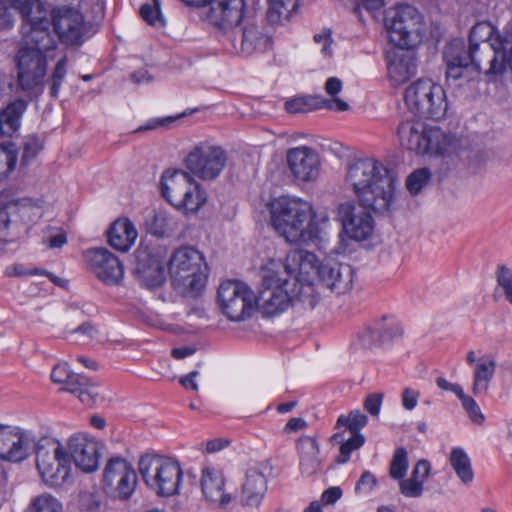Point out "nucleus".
Returning a JSON list of instances; mask_svg holds the SVG:
<instances>
[{
	"instance_id": "e2e57ef3",
	"label": "nucleus",
	"mask_w": 512,
	"mask_h": 512,
	"mask_svg": "<svg viewBox=\"0 0 512 512\" xmlns=\"http://www.w3.org/2000/svg\"><path fill=\"white\" fill-rule=\"evenodd\" d=\"M431 470L430 462L427 460H419L413 468L411 473L412 478L422 480L426 479L429 476Z\"/></svg>"
},
{
	"instance_id": "9d476101",
	"label": "nucleus",
	"mask_w": 512,
	"mask_h": 512,
	"mask_svg": "<svg viewBox=\"0 0 512 512\" xmlns=\"http://www.w3.org/2000/svg\"><path fill=\"white\" fill-rule=\"evenodd\" d=\"M17 89L28 97H38L44 91L47 57L39 51L22 47L16 55Z\"/></svg>"
},
{
	"instance_id": "6e6d98bb",
	"label": "nucleus",
	"mask_w": 512,
	"mask_h": 512,
	"mask_svg": "<svg viewBox=\"0 0 512 512\" xmlns=\"http://www.w3.org/2000/svg\"><path fill=\"white\" fill-rule=\"evenodd\" d=\"M399 487L400 492L409 498H417L422 495L423 482L422 480L414 479L412 477L408 479H400Z\"/></svg>"
},
{
	"instance_id": "603ef678",
	"label": "nucleus",
	"mask_w": 512,
	"mask_h": 512,
	"mask_svg": "<svg viewBox=\"0 0 512 512\" xmlns=\"http://www.w3.org/2000/svg\"><path fill=\"white\" fill-rule=\"evenodd\" d=\"M43 149V143L37 135H28L23 141L21 164H28Z\"/></svg>"
},
{
	"instance_id": "1a4fd4ad",
	"label": "nucleus",
	"mask_w": 512,
	"mask_h": 512,
	"mask_svg": "<svg viewBox=\"0 0 512 512\" xmlns=\"http://www.w3.org/2000/svg\"><path fill=\"white\" fill-rule=\"evenodd\" d=\"M422 18L421 13L408 4L390 10L385 17L390 41L398 48L414 46L421 36Z\"/></svg>"
},
{
	"instance_id": "052dcab7",
	"label": "nucleus",
	"mask_w": 512,
	"mask_h": 512,
	"mask_svg": "<svg viewBox=\"0 0 512 512\" xmlns=\"http://www.w3.org/2000/svg\"><path fill=\"white\" fill-rule=\"evenodd\" d=\"M7 277H23L28 275H39L41 274V269L33 268L27 269L23 264L16 263L8 266L4 272Z\"/></svg>"
},
{
	"instance_id": "f03ea898",
	"label": "nucleus",
	"mask_w": 512,
	"mask_h": 512,
	"mask_svg": "<svg viewBox=\"0 0 512 512\" xmlns=\"http://www.w3.org/2000/svg\"><path fill=\"white\" fill-rule=\"evenodd\" d=\"M345 182L363 206L379 214L389 211L395 178L382 162L374 158L353 160L347 166Z\"/></svg>"
},
{
	"instance_id": "a18cd8bd",
	"label": "nucleus",
	"mask_w": 512,
	"mask_h": 512,
	"mask_svg": "<svg viewBox=\"0 0 512 512\" xmlns=\"http://www.w3.org/2000/svg\"><path fill=\"white\" fill-rule=\"evenodd\" d=\"M368 423V417L359 410L351 411L348 415H340L336 422V429L346 427L350 433H360Z\"/></svg>"
},
{
	"instance_id": "c85d7f7f",
	"label": "nucleus",
	"mask_w": 512,
	"mask_h": 512,
	"mask_svg": "<svg viewBox=\"0 0 512 512\" xmlns=\"http://www.w3.org/2000/svg\"><path fill=\"white\" fill-rule=\"evenodd\" d=\"M512 42V33H499L489 22L476 23L469 32L468 45L493 44L498 48H509Z\"/></svg>"
},
{
	"instance_id": "6ab92c4d",
	"label": "nucleus",
	"mask_w": 512,
	"mask_h": 512,
	"mask_svg": "<svg viewBox=\"0 0 512 512\" xmlns=\"http://www.w3.org/2000/svg\"><path fill=\"white\" fill-rule=\"evenodd\" d=\"M51 25L47 10H38L37 15L24 20L22 31L25 47L44 54L53 49L55 40L50 31Z\"/></svg>"
},
{
	"instance_id": "473e14b6",
	"label": "nucleus",
	"mask_w": 512,
	"mask_h": 512,
	"mask_svg": "<svg viewBox=\"0 0 512 512\" xmlns=\"http://www.w3.org/2000/svg\"><path fill=\"white\" fill-rule=\"evenodd\" d=\"M108 242L116 250L126 252L137 238L134 224L127 218L117 219L107 231Z\"/></svg>"
},
{
	"instance_id": "7ed1b4c3",
	"label": "nucleus",
	"mask_w": 512,
	"mask_h": 512,
	"mask_svg": "<svg viewBox=\"0 0 512 512\" xmlns=\"http://www.w3.org/2000/svg\"><path fill=\"white\" fill-rule=\"evenodd\" d=\"M273 228L289 243L301 245L318 236L311 205L301 199L281 197L271 205Z\"/></svg>"
},
{
	"instance_id": "338daca9",
	"label": "nucleus",
	"mask_w": 512,
	"mask_h": 512,
	"mask_svg": "<svg viewBox=\"0 0 512 512\" xmlns=\"http://www.w3.org/2000/svg\"><path fill=\"white\" fill-rule=\"evenodd\" d=\"M177 117H165V118H156L150 119L144 126H141L138 130H154L159 127H168L171 123H173Z\"/></svg>"
},
{
	"instance_id": "5701e85b",
	"label": "nucleus",
	"mask_w": 512,
	"mask_h": 512,
	"mask_svg": "<svg viewBox=\"0 0 512 512\" xmlns=\"http://www.w3.org/2000/svg\"><path fill=\"white\" fill-rule=\"evenodd\" d=\"M70 462L83 472L91 473L99 466V443L86 435H73L68 440Z\"/></svg>"
},
{
	"instance_id": "4d7b16f0",
	"label": "nucleus",
	"mask_w": 512,
	"mask_h": 512,
	"mask_svg": "<svg viewBox=\"0 0 512 512\" xmlns=\"http://www.w3.org/2000/svg\"><path fill=\"white\" fill-rule=\"evenodd\" d=\"M384 394L381 392H374L368 394L363 402L364 409L373 417H377L380 413Z\"/></svg>"
},
{
	"instance_id": "3c124183",
	"label": "nucleus",
	"mask_w": 512,
	"mask_h": 512,
	"mask_svg": "<svg viewBox=\"0 0 512 512\" xmlns=\"http://www.w3.org/2000/svg\"><path fill=\"white\" fill-rule=\"evenodd\" d=\"M11 7L19 11L23 21L37 15L38 10H46L40 0H8Z\"/></svg>"
},
{
	"instance_id": "72a5a7b5",
	"label": "nucleus",
	"mask_w": 512,
	"mask_h": 512,
	"mask_svg": "<svg viewBox=\"0 0 512 512\" xmlns=\"http://www.w3.org/2000/svg\"><path fill=\"white\" fill-rule=\"evenodd\" d=\"M300 471L302 475L310 477L321 469L319 459V445L315 438L304 436L299 439Z\"/></svg>"
},
{
	"instance_id": "774afa93",
	"label": "nucleus",
	"mask_w": 512,
	"mask_h": 512,
	"mask_svg": "<svg viewBox=\"0 0 512 512\" xmlns=\"http://www.w3.org/2000/svg\"><path fill=\"white\" fill-rule=\"evenodd\" d=\"M342 496V490L340 487L333 486L326 489L321 496V500L324 504L329 505L335 503Z\"/></svg>"
},
{
	"instance_id": "bb28decb",
	"label": "nucleus",
	"mask_w": 512,
	"mask_h": 512,
	"mask_svg": "<svg viewBox=\"0 0 512 512\" xmlns=\"http://www.w3.org/2000/svg\"><path fill=\"white\" fill-rule=\"evenodd\" d=\"M416 71V58L409 48H399L387 56L388 77L394 85L408 81Z\"/></svg>"
},
{
	"instance_id": "c756f323",
	"label": "nucleus",
	"mask_w": 512,
	"mask_h": 512,
	"mask_svg": "<svg viewBox=\"0 0 512 512\" xmlns=\"http://www.w3.org/2000/svg\"><path fill=\"white\" fill-rule=\"evenodd\" d=\"M225 480L223 475L212 468H205L202 472L201 487L207 500L218 503L222 508L231 502V494L224 491Z\"/></svg>"
},
{
	"instance_id": "58836bf2",
	"label": "nucleus",
	"mask_w": 512,
	"mask_h": 512,
	"mask_svg": "<svg viewBox=\"0 0 512 512\" xmlns=\"http://www.w3.org/2000/svg\"><path fill=\"white\" fill-rule=\"evenodd\" d=\"M148 233L156 237L168 236L174 229V222L165 210H154L145 219Z\"/></svg>"
},
{
	"instance_id": "e433bc0d",
	"label": "nucleus",
	"mask_w": 512,
	"mask_h": 512,
	"mask_svg": "<svg viewBox=\"0 0 512 512\" xmlns=\"http://www.w3.org/2000/svg\"><path fill=\"white\" fill-rule=\"evenodd\" d=\"M496 370V361L492 355H484L475 365L472 392L474 395L486 393Z\"/></svg>"
},
{
	"instance_id": "7c9ffc66",
	"label": "nucleus",
	"mask_w": 512,
	"mask_h": 512,
	"mask_svg": "<svg viewBox=\"0 0 512 512\" xmlns=\"http://www.w3.org/2000/svg\"><path fill=\"white\" fill-rule=\"evenodd\" d=\"M425 154L441 156L456 153L459 147V139L452 134H447L437 127H429L426 130Z\"/></svg>"
},
{
	"instance_id": "8fccbe9b",
	"label": "nucleus",
	"mask_w": 512,
	"mask_h": 512,
	"mask_svg": "<svg viewBox=\"0 0 512 512\" xmlns=\"http://www.w3.org/2000/svg\"><path fill=\"white\" fill-rule=\"evenodd\" d=\"M67 72V57H62L55 65L50 77V96L57 98Z\"/></svg>"
},
{
	"instance_id": "6e6552de",
	"label": "nucleus",
	"mask_w": 512,
	"mask_h": 512,
	"mask_svg": "<svg viewBox=\"0 0 512 512\" xmlns=\"http://www.w3.org/2000/svg\"><path fill=\"white\" fill-rule=\"evenodd\" d=\"M139 473L148 488L159 496L178 492L182 469L177 461L159 455H144L139 459Z\"/></svg>"
},
{
	"instance_id": "b1692460",
	"label": "nucleus",
	"mask_w": 512,
	"mask_h": 512,
	"mask_svg": "<svg viewBox=\"0 0 512 512\" xmlns=\"http://www.w3.org/2000/svg\"><path fill=\"white\" fill-rule=\"evenodd\" d=\"M206 5L209 6L207 20L219 29L236 27L244 15V0H207Z\"/></svg>"
},
{
	"instance_id": "0e129e2a",
	"label": "nucleus",
	"mask_w": 512,
	"mask_h": 512,
	"mask_svg": "<svg viewBox=\"0 0 512 512\" xmlns=\"http://www.w3.org/2000/svg\"><path fill=\"white\" fill-rule=\"evenodd\" d=\"M321 109H329V110H336V111H347L349 109L348 103H346L344 100L335 98V99H325L320 96Z\"/></svg>"
},
{
	"instance_id": "680f3d73",
	"label": "nucleus",
	"mask_w": 512,
	"mask_h": 512,
	"mask_svg": "<svg viewBox=\"0 0 512 512\" xmlns=\"http://www.w3.org/2000/svg\"><path fill=\"white\" fill-rule=\"evenodd\" d=\"M420 393L411 388H405L402 391V405L406 410H412L416 407Z\"/></svg>"
},
{
	"instance_id": "39448f33",
	"label": "nucleus",
	"mask_w": 512,
	"mask_h": 512,
	"mask_svg": "<svg viewBox=\"0 0 512 512\" xmlns=\"http://www.w3.org/2000/svg\"><path fill=\"white\" fill-rule=\"evenodd\" d=\"M160 185L162 196L185 214L196 213L207 201L206 192L187 171H165Z\"/></svg>"
},
{
	"instance_id": "5fc2aeb1",
	"label": "nucleus",
	"mask_w": 512,
	"mask_h": 512,
	"mask_svg": "<svg viewBox=\"0 0 512 512\" xmlns=\"http://www.w3.org/2000/svg\"><path fill=\"white\" fill-rule=\"evenodd\" d=\"M496 276L498 285L503 289L506 299L512 304V269L500 265Z\"/></svg>"
},
{
	"instance_id": "423d86ee",
	"label": "nucleus",
	"mask_w": 512,
	"mask_h": 512,
	"mask_svg": "<svg viewBox=\"0 0 512 512\" xmlns=\"http://www.w3.org/2000/svg\"><path fill=\"white\" fill-rule=\"evenodd\" d=\"M404 100L411 112L420 118L441 120L448 111V102L443 87L431 79H418L410 84Z\"/></svg>"
},
{
	"instance_id": "a211bd4d",
	"label": "nucleus",
	"mask_w": 512,
	"mask_h": 512,
	"mask_svg": "<svg viewBox=\"0 0 512 512\" xmlns=\"http://www.w3.org/2000/svg\"><path fill=\"white\" fill-rule=\"evenodd\" d=\"M88 270L108 286L120 285L124 277L121 261L106 248H90L83 253Z\"/></svg>"
},
{
	"instance_id": "2f4dec72",
	"label": "nucleus",
	"mask_w": 512,
	"mask_h": 512,
	"mask_svg": "<svg viewBox=\"0 0 512 512\" xmlns=\"http://www.w3.org/2000/svg\"><path fill=\"white\" fill-rule=\"evenodd\" d=\"M421 123L404 121L398 125L397 135L400 145L417 154H425L426 130Z\"/></svg>"
},
{
	"instance_id": "dca6fc26",
	"label": "nucleus",
	"mask_w": 512,
	"mask_h": 512,
	"mask_svg": "<svg viewBox=\"0 0 512 512\" xmlns=\"http://www.w3.org/2000/svg\"><path fill=\"white\" fill-rule=\"evenodd\" d=\"M134 273L141 285L149 289L160 287L166 280L162 248L140 245L135 252Z\"/></svg>"
},
{
	"instance_id": "4468645a",
	"label": "nucleus",
	"mask_w": 512,
	"mask_h": 512,
	"mask_svg": "<svg viewBox=\"0 0 512 512\" xmlns=\"http://www.w3.org/2000/svg\"><path fill=\"white\" fill-rule=\"evenodd\" d=\"M227 163L225 150L209 142H200L187 154L184 164L187 170L202 180H214Z\"/></svg>"
},
{
	"instance_id": "de8ad7c7",
	"label": "nucleus",
	"mask_w": 512,
	"mask_h": 512,
	"mask_svg": "<svg viewBox=\"0 0 512 512\" xmlns=\"http://www.w3.org/2000/svg\"><path fill=\"white\" fill-rule=\"evenodd\" d=\"M408 469V456L404 447L395 450L390 463L389 474L393 479H402Z\"/></svg>"
},
{
	"instance_id": "bf43d9fd",
	"label": "nucleus",
	"mask_w": 512,
	"mask_h": 512,
	"mask_svg": "<svg viewBox=\"0 0 512 512\" xmlns=\"http://www.w3.org/2000/svg\"><path fill=\"white\" fill-rule=\"evenodd\" d=\"M377 484V479L375 475H373L369 471H365L360 476L359 480L355 486L356 493H369L371 492Z\"/></svg>"
},
{
	"instance_id": "4be33fe9",
	"label": "nucleus",
	"mask_w": 512,
	"mask_h": 512,
	"mask_svg": "<svg viewBox=\"0 0 512 512\" xmlns=\"http://www.w3.org/2000/svg\"><path fill=\"white\" fill-rule=\"evenodd\" d=\"M403 330L399 321L392 316H382L358 333V339L364 348L390 343L402 336Z\"/></svg>"
},
{
	"instance_id": "f8f14e48",
	"label": "nucleus",
	"mask_w": 512,
	"mask_h": 512,
	"mask_svg": "<svg viewBox=\"0 0 512 512\" xmlns=\"http://www.w3.org/2000/svg\"><path fill=\"white\" fill-rule=\"evenodd\" d=\"M289 280L279 276L273 268L262 269L263 289L257 295L256 306L267 316H275L285 311L294 296L288 292Z\"/></svg>"
},
{
	"instance_id": "ddd939ff",
	"label": "nucleus",
	"mask_w": 512,
	"mask_h": 512,
	"mask_svg": "<svg viewBox=\"0 0 512 512\" xmlns=\"http://www.w3.org/2000/svg\"><path fill=\"white\" fill-rule=\"evenodd\" d=\"M217 297L222 312L232 321H242L250 317L257 301L254 292L237 280L222 282Z\"/></svg>"
},
{
	"instance_id": "0eeeda50",
	"label": "nucleus",
	"mask_w": 512,
	"mask_h": 512,
	"mask_svg": "<svg viewBox=\"0 0 512 512\" xmlns=\"http://www.w3.org/2000/svg\"><path fill=\"white\" fill-rule=\"evenodd\" d=\"M287 260L298 263L300 270L307 269V267L315 269L319 281L337 294H343L352 288L354 269L349 264L334 260L318 263L314 253L303 249L288 254Z\"/></svg>"
},
{
	"instance_id": "a19ab883",
	"label": "nucleus",
	"mask_w": 512,
	"mask_h": 512,
	"mask_svg": "<svg viewBox=\"0 0 512 512\" xmlns=\"http://www.w3.org/2000/svg\"><path fill=\"white\" fill-rule=\"evenodd\" d=\"M298 0H268L266 19L270 25H278L288 20L297 9Z\"/></svg>"
},
{
	"instance_id": "a878e982",
	"label": "nucleus",
	"mask_w": 512,
	"mask_h": 512,
	"mask_svg": "<svg viewBox=\"0 0 512 512\" xmlns=\"http://www.w3.org/2000/svg\"><path fill=\"white\" fill-rule=\"evenodd\" d=\"M32 441L27 434L0 425V458L20 462L28 457Z\"/></svg>"
},
{
	"instance_id": "f3484780",
	"label": "nucleus",
	"mask_w": 512,
	"mask_h": 512,
	"mask_svg": "<svg viewBox=\"0 0 512 512\" xmlns=\"http://www.w3.org/2000/svg\"><path fill=\"white\" fill-rule=\"evenodd\" d=\"M370 207L348 201L337 207L336 219L341 223L343 231L351 239L361 241L367 239L373 232L374 220Z\"/></svg>"
},
{
	"instance_id": "37998d69",
	"label": "nucleus",
	"mask_w": 512,
	"mask_h": 512,
	"mask_svg": "<svg viewBox=\"0 0 512 512\" xmlns=\"http://www.w3.org/2000/svg\"><path fill=\"white\" fill-rule=\"evenodd\" d=\"M17 163V147L13 142L0 145V181L9 176Z\"/></svg>"
},
{
	"instance_id": "412c9836",
	"label": "nucleus",
	"mask_w": 512,
	"mask_h": 512,
	"mask_svg": "<svg viewBox=\"0 0 512 512\" xmlns=\"http://www.w3.org/2000/svg\"><path fill=\"white\" fill-rule=\"evenodd\" d=\"M288 168L293 177L302 182L317 179L320 171V159L315 149L308 146L291 148L286 154Z\"/></svg>"
},
{
	"instance_id": "20e7f679",
	"label": "nucleus",
	"mask_w": 512,
	"mask_h": 512,
	"mask_svg": "<svg viewBox=\"0 0 512 512\" xmlns=\"http://www.w3.org/2000/svg\"><path fill=\"white\" fill-rule=\"evenodd\" d=\"M168 270L172 284L180 292H198L205 286L208 265L193 246H181L171 255Z\"/></svg>"
},
{
	"instance_id": "393cba45",
	"label": "nucleus",
	"mask_w": 512,
	"mask_h": 512,
	"mask_svg": "<svg viewBox=\"0 0 512 512\" xmlns=\"http://www.w3.org/2000/svg\"><path fill=\"white\" fill-rule=\"evenodd\" d=\"M51 24L58 37L67 44H77L82 37L83 16L73 8H58L51 13Z\"/></svg>"
},
{
	"instance_id": "aec40b11",
	"label": "nucleus",
	"mask_w": 512,
	"mask_h": 512,
	"mask_svg": "<svg viewBox=\"0 0 512 512\" xmlns=\"http://www.w3.org/2000/svg\"><path fill=\"white\" fill-rule=\"evenodd\" d=\"M51 380L54 383L65 384L63 390L76 395L85 405L95 403L98 395L96 385L85 375L71 371L67 363H60L53 368Z\"/></svg>"
},
{
	"instance_id": "c9c22d12",
	"label": "nucleus",
	"mask_w": 512,
	"mask_h": 512,
	"mask_svg": "<svg viewBox=\"0 0 512 512\" xmlns=\"http://www.w3.org/2000/svg\"><path fill=\"white\" fill-rule=\"evenodd\" d=\"M28 103L23 99H16L9 103L0 112V134L12 137L20 127L22 115L26 111Z\"/></svg>"
},
{
	"instance_id": "cd10ccee",
	"label": "nucleus",
	"mask_w": 512,
	"mask_h": 512,
	"mask_svg": "<svg viewBox=\"0 0 512 512\" xmlns=\"http://www.w3.org/2000/svg\"><path fill=\"white\" fill-rule=\"evenodd\" d=\"M267 491V480L258 467L249 468L242 485L240 502L243 506L258 507Z\"/></svg>"
},
{
	"instance_id": "f257e3e1",
	"label": "nucleus",
	"mask_w": 512,
	"mask_h": 512,
	"mask_svg": "<svg viewBox=\"0 0 512 512\" xmlns=\"http://www.w3.org/2000/svg\"><path fill=\"white\" fill-rule=\"evenodd\" d=\"M508 55L509 48H498L493 44L466 45L461 38L452 39L442 53L446 81L462 86L482 72L487 76L502 75L508 68Z\"/></svg>"
},
{
	"instance_id": "79ce46f5",
	"label": "nucleus",
	"mask_w": 512,
	"mask_h": 512,
	"mask_svg": "<svg viewBox=\"0 0 512 512\" xmlns=\"http://www.w3.org/2000/svg\"><path fill=\"white\" fill-rule=\"evenodd\" d=\"M319 101L320 96L305 95L286 100L284 106L289 114L308 113L313 110L321 109Z\"/></svg>"
},
{
	"instance_id": "69168bd1",
	"label": "nucleus",
	"mask_w": 512,
	"mask_h": 512,
	"mask_svg": "<svg viewBox=\"0 0 512 512\" xmlns=\"http://www.w3.org/2000/svg\"><path fill=\"white\" fill-rule=\"evenodd\" d=\"M13 26L12 14L5 2L0 0V30L10 29Z\"/></svg>"
},
{
	"instance_id": "ea45409f",
	"label": "nucleus",
	"mask_w": 512,
	"mask_h": 512,
	"mask_svg": "<svg viewBox=\"0 0 512 512\" xmlns=\"http://www.w3.org/2000/svg\"><path fill=\"white\" fill-rule=\"evenodd\" d=\"M334 444H340V454L336 458L338 464H344L350 459L353 451L361 448L365 443V437L361 433H351L350 438L344 440V432H337L330 438Z\"/></svg>"
},
{
	"instance_id": "2eb2a0df",
	"label": "nucleus",
	"mask_w": 512,
	"mask_h": 512,
	"mask_svg": "<svg viewBox=\"0 0 512 512\" xmlns=\"http://www.w3.org/2000/svg\"><path fill=\"white\" fill-rule=\"evenodd\" d=\"M102 485L108 496L127 500L131 497L137 485L135 469L126 459L112 457L105 466Z\"/></svg>"
},
{
	"instance_id": "f704fd0d",
	"label": "nucleus",
	"mask_w": 512,
	"mask_h": 512,
	"mask_svg": "<svg viewBox=\"0 0 512 512\" xmlns=\"http://www.w3.org/2000/svg\"><path fill=\"white\" fill-rule=\"evenodd\" d=\"M272 46V39L264 33L259 26L248 23L242 29L240 41V53L245 56L251 55L254 51H265Z\"/></svg>"
},
{
	"instance_id": "09e8293b",
	"label": "nucleus",
	"mask_w": 512,
	"mask_h": 512,
	"mask_svg": "<svg viewBox=\"0 0 512 512\" xmlns=\"http://www.w3.org/2000/svg\"><path fill=\"white\" fill-rule=\"evenodd\" d=\"M160 0H152L151 3H145L140 7L141 18L148 24L164 26V19L160 11Z\"/></svg>"
},
{
	"instance_id": "49530a36",
	"label": "nucleus",
	"mask_w": 512,
	"mask_h": 512,
	"mask_svg": "<svg viewBox=\"0 0 512 512\" xmlns=\"http://www.w3.org/2000/svg\"><path fill=\"white\" fill-rule=\"evenodd\" d=\"M431 172L428 168H420L413 171L406 179V187L411 195L415 196L429 184Z\"/></svg>"
},
{
	"instance_id": "9b49d317",
	"label": "nucleus",
	"mask_w": 512,
	"mask_h": 512,
	"mask_svg": "<svg viewBox=\"0 0 512 512\" xmlns=\"http://www.w3.org/2000/svg\"><path fill=\"white\" fill-rule=\"evenodd\" d=\"M36 466L47 485L58 487L69 477L70 457L58 441L45 439L36 445Z\"/></svg>"
},
{
	"instance_id": "c03bdc74",
	"label": "nucleus",
	"mask_w": 512,
	"mask_h": 512,
	"mask_svg": "<svg viewBox=\"0 0 512 512\" xmlns=\"http://www.w3.org/2000/svg\"><path fill=\"white\" fill-rule=\"evenodd\" d=\"M25 512H62V504L52 495L44 493L34 497Z\"/></svg>"
},
{
	"instance_id": "4c0bfd02",
	"label": "nucleus",
	"mask_w": 512,
	"mask_h": 512,
	"mask_svg": "<svg viewBox=\"0 0 512 512\" xmlns=\"http://www.w3.org/2000/svg\"><path fill=\"white\" fill-rule=\"evenodd\" d=\"M449 463L457 477L464 485H468L473 482L474 472L471 460L464 449L460 447L453 448L450 452Z\"/></svg>"
},
{
	"instance_id": "864d4df0",
	"label": "nucleus",
	"mask_w": 512,
	"mask_h": 512,
	"mask_svg": "<svg viewBox=\"0 0 512 512\" xmlns=\"http://www.w3.org/2000/svg\"><path fill=\"white\" fill-rule=\"evenodd\" d=\"M459 400L461 401L463 409L466 411L473 423L482 424L484 422L485 417L472 397L463 393L460 395Z\"/></svg>"
},
{
	"instance_id": "13d9d810",
	"label": "nucleus",
	"mask_w": 512,
	"mask_h": 512,
	"mask_svg": "<svg viewBox=\"0 0 512 512\" xmlns=\"http://www.w3.org/2000/svg\"><path fill=\"white\" fill-rule=\"evenodd\" d=\"M72 334L79 336V341L87 343L93 340L98 334V329L91 322H84L71 331Z\"/></svg>"
}]
</instances>
